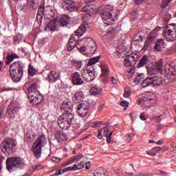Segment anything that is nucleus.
<instances>
[{
    "label": "nucleus",
    "mask_w": 176,
    "mask_h": 176,
    "mask_svg": "<svg viewBox=\"0 0 176 176\" xmlns=\"http://www.w3.org/2000/svg\"><path fill=\"white\" fill-rule=\"evenodd\" d=\"M6 164L8 171L10 172L14 168H21L24 166V162L21 157H9L7 158Z\"/></svg>",
    "instance_id": "obj_7"
},
{
    "label": "nucleus",
    "mask_w": 176,
    "mask_h": 176,
    "mask_svg": "<svg viewBox=\"0 0 176 176\" xmlns=\"http://www.w3.org/2000/svg\"><path fill=\"white\" fill-rule=\"evenodd\" d=\"M17 112H19V107H13L10 110L8 111V113L10 118H16V115H17Z\"/></svg>",
    "instance_id": "obj_37"
},
{
    "label": "nucleus",
    "mask_w": 176,
    "mask_h": 176,
    "mask_svg": "<svg viewBox=\"0 0 176 176\" xmlns=\"http://www.w3.org/2000/svg\"><path fill=\"white\" fill-rule=\"evenodd\" d=\"M52 162H55L56 163H60V158L56 157H53L51 158Z\"/></svg>",
    "instance_id": "obj_53"
},
{
    "label": "nucleus",
    "mask_w": 176,
    "mask_h": 176,
    "mask_svg": "<svg viewBox=\"0 0 176 176\" xmlns=\"http://www.w3.org/2000/svg\"><path fill=\"white\" fill-rule=\"evenodd\" d=\"M44 14H45V8L42 7V6H40L38 7V10L37 11V15H36V21L40 24H42V20L43 19Z\"/></svg>",
    "instance_id": "obj_20"
},
{
    "label": "nucleus",
    "mask_w": 176,
    "mask_h": 176,
    "mask_svg": "<svg viewBox=\"0 0 176 176\" xmlns=\"http://www.w3.org/2000/svg\"><path fill=\"white\" fill-rule=\"evenodd\" d=\"M82 157V154H80V155L73 157L71 159H72V162H75V160H78V159H81Z\"/></svg>",
    "instance_id": "obj_51"
},
{
    "label": "nucleus",
    "mask_w": 176,
    "mask_h": 176,
    "mask_svg": "<svg viewBox=\"0 0 176 176\" xmlns=\"http://www.w3.org/2000/svg\"><path fill=\"white\" fill-rule=\"evenodd\" d=\"M28 3L33 10L38 9V6H39V1L38 0H28Z\"/></svg>",
    "instance_id": "obj_32"
},
{
    "label": "nucleus",
    "mask_w": 176,
    "mask_h": 176,
    "mask_svg": "<svg viewBox=\"0 0 176 176\" xmlns=\"http://www.w3.org/2000/svg\"><path fill=\"white\" fill-rule=\"evenodd\" d=\"M131 120H135L137 119V114L135 113H131Z\"/></svg>",
    "instance_id": "obj_58"
},
{
    "label": "nucleus",
    "mask_w": 176,
    "mask_h": 176,
    "mask_svg": "<svg viewBox=\"0 0 176 176\" xmlns=\"http://www.w3.org/2000/svg\"><path fill=\"white\" fill-rule=\"evenodd\" d=\"M67 171H76V170L75 166L73 165V166H69V167L64 168L62 170H59L58 171H56L55 173V175H61V174L67 173Z\"/></svg>",
    "instance_id": "obj_26"
},
{
    "label": "nucleus",
    "mask_w": 176,
    "mask_h": 176,
    "mask_svg": "<svg viewBox=\"0 0 176 176\" xmlns=\"http://www.w3.org/2000/svg\"><path fill=\"white\" fill-rule=\"evenodd\" d=\"M110 82H111L112 85H116V83H118L116 78H114L113 77L110 78Z\"/></svg>",
    "instance_id": "obj_54"
},
{
    "label": "nucleus",
    "mask_w": 176,
    "mask_h": 176,
    "mask_svg": "<svg viewBox=\"0 0 176 176\" xmlns=\"http://www.w3.org/2000/svg\"><path fill=\"white\" fill-rule=\"evenodd\" d=\"M133 1L136 5H141V3H142V2H144V1L145 0H133Z\"/></svg>",
    "instance_id": "obj_59"
},
{
    "label": "nucleus",
    "mask_w": 176,
    "mask_h": 176,
    "mask_svg": "<svg viewBox=\"0 0 176 176\" xmlns=\"http://www.w3.org/2000/svg\"><path fill=\"white\" fill-rule=\"evenodd\" d=\"M163 71V60H160L157 62L154 67L147 68V74L148 77L146 78L142 82V87L145 89L149 86L157 87L163 84V79L157 76V72Z\"/></svg>",
    "instance_id": "obj_1"
},
{
    "label": "nucleus",
    "mask_w": 176,
    "mask_h": 176,
    "mask_svg": "<svg viewBox=\"0 0 176 176\" xmlns=\"http://www.w3.org/2000/svg\"><path fill=\"white\" fill-rule=\"evenodd\" d=\"M141 79H144V74H139V76L136 77L135 82L136 83H141L142 82Z\"/></svg>",
    "instance_id": "obj_46"
},
{
    "label": "nucleus",
    "mask_w": 176,
    "mask_h": 176,
    "mask_svg": "<svg viewBox=\"0 0 176 176\" xmlns=\"http://www.w3.org/2000/svg\"><path fill=\"white\" fill-rule=\"evenodd\" d=\"M107 170L101 168L96 169L94 172V176H107Z\"/></svg>",
    "instance_id": "obj_33"
},
{
    "label": "nucleus",
    "mask_w": 176,
    "mask_h": 176,
    "mask_svg": "<svg viewBox=\"0 0 176 176\" xmlns=\"http://www.w3.org/2000/svg\"><path fill=\"white\" fill-rule=\"evenodd\" d=\"M97 137L99 140H101L102 138V133H101V131H98V134Z\"/></svg>",
    "instance_id": "obj_64"
},
{
    "label": "nucleus",
    "mask_w": 176,
    "mask_h": 176,
    "mask_svg": "<svg viewBox=\"0 0 176 176\" xmlns=\"http://www.w3.org/2000/svg\"><path fill=\"white\" fill-rule=\"evenodd\" d=\"M42 168H43V166L41 164L36 165L34 167V170H42Z\"/></svg>",
    "instance_id": "obj_57"
},
{
    "label": "nucleus",
    "mask_w": 176,
    "mask_h": 176,
    "mask_svg": "<svg viewBox=\"0 0 176 176\" xmlns=\"http://www.w3.org/2000/svg\"><path fill=\"white\" fill-rule=\"evenodd\" d=\"M81 12H86L87 14H89L91 16L92 13H94L96 12L94 10V8H93V6H85L81 9Z\"/></svg>",
    "instance_id": "obj_29"
},
{
    "label": "nucleus",
    "mask_w": 176,
    "mask_h": 176,
    "mask_svg": "<svg viewBox=\"0 0 176 176\" xmlns=\"http://www.w3.org/2000/svg\"><path fill=\"white\" fill-rule=\"evenodd\" d=\"M60 79V73L55 72V71H51L47 74V80H48L51 83H54V82H57Z\"/></svg>",
    "instance_id": "obj_17"
},
{
    "label": "nucleus",
    "mask_w": 176,
    "mask_h": 176,
    "mask_svg": "<svg viewBox=\"0 0 176 176\" xmlns=\"http://www.w3.org/2000/svg\"><path fill=\"white\" fill-rule=\"evenodd\" d=\"M163 36L168 42L176 41V24H169L163 32Z\"/></svg>",
    "instance_id": "obj_8"
},
{
    "label": "nucleus",
    "mask_w": 176,
    "mask_h": 176,
    "mask_svg": "<svg viewBox=\"0 0 176 176\" xmlns=\"http://www.w3.org/2000/svg\"><path fill=\"white\" fill-rule=\"evenodd\" d=\"M34 100H31V99H29L30 102H33V104H35V105H38V104H41L42 102V96H36L34 97L33 96V98Z\"/></svg>",
    "instance_id": "obj_38"
},
{
    "label": "nucleus",
    "mask_w": 176,
    "mask_h": 176,
    "mask_svg": "<svg viewBox=\"0 0 176 176\" xmlns=\"http://www.w3.org/2000/svg\"><path fill=\"white\" fill-rule=\"evenodd\" d=\"M45 144H46V137L45 135H41L38 137L33 145H35L36 146H41V148H42V146H45Z\"/></svg>",
    "instance_id": "obj_21"
},
{
    "label": "nucleus",
    "mask_w": 176,
    "mask_h": 176,
    "mask_svg": "<svg viewBox=\"0 0 176 176\" xmlns=\"http://www.w3.org/2000/svg\"><path fill=\"white\" fill-rule=\"evenodd\" d=\"M100 68L102 71L101 75H109V67L105 62L100 64Z\"/></svg>",
    "instance_id": "obj_25"
},
{
    "label": "nucleus",
    "mask_w": 176,
    "mask_h": 176,
    "mask_svg": "<svg viewBox=\"0 0 176 176\" xmlns=\"http://www.w3.org/2000/svg\"><path fill=\"white\" fill-rule=\"evenodd\" d=\"M28 74L29 76H34L38 74V69H35L34 66L31 64L28 65Z\"/></svg>",
    "instance_id": "obj_31"
},
{
    "label": "nucleus",
    "mask_w": 176,
    "mask_h": 176,
    "mask_svg": "<svg viewBox=\"0 0 176 176\" xmlns=\"http://www.w3.org/2000/svg\"><path fill=\"white\" fill-rule=\"evenodd\" d=\"M146 153H147V155H150V156H156V153H155L154 148H152L150 151H146Z\"/></svg>",
    "instance_id": "obj_47"
},
{
    "label": "nucleus",
    "mask_w": 176,
    "mask_h": 176,
    "mask_svg": "<svg viewBox=\"0 0 176 176\" xmlns=\"http://www.w3.org/2000/svg\"><path fill=\"white\" fill-rule=\"evenodd\" d=\"M149 46H151V43L146 42V40L144 43V45L143 47V50H148Z\"/></svg>",
    "instance_id": "obj_50"
},
{
    "label": "nucleus",
    "mask_w": 176,
    "mask_h": 176,
    "mask_svg": "<svg viewBox=\"0 0 176 176\" xmlns=\"http://www.w3.org/2000/svg\"><path fill=\"white\" fill-rule=\"evenodd\" d=\"M1 145L3 153H6V155H12V153H14V151H16L17 143L14 140L7 138L3 141Z\"/></svg>",
    "instance_id": "obj_6"
},
{
    "label": "nucleus",
    "mask_w": 176,
    "mask_h": 176,
    "mask_svg": "<svg viewBox=\"0 0 176 176\" xmlns=\"http://www.w3.org/2000/svg\"><path fill=\"white\" fill-rule=\"evenodd\" d=\"M170 0H162V8H166L169 3Z\"/></svg>",
    "instance_id": "obj_48"
},
{
    "label": "nucleus",
    "mask_w": 176,
    "mask_h": 176,
    "mask_svg": "<svg viewBox=\"0 0 176 176\" xmlns=\"http://www.w3.org/2000/svg\"><path fill=\"white\" fill-rule=\"evenodd\" d=\"M72 108H74V104L71 102H64L60 106V110L65 113H72Z\"/></svg>",
    "instance_id": "obj_15"
},
{
    "label": "nucleus",
    "mask_w": 176,
    "mask_h": 176,
    "mask_svg": "<svg viewBox=\"0 0 176 176\" xmlns=\"http://www.w3.org/2000/svg\"><path fill=\"white\" fill-rule=\"evenodd\" d=\"M100 14L103 20V23L106 24V25H111L112 24V6H106L104 8H100Z\"/></svg>",
    "instance_id": "obj_5"
},
{
    "label": "nucleus",
    "mask_w": 176,
    "mask_h": 176,
    "mask_svg": "<svg viewBox=\"0 0 176 176\" xmlns=\"http://www.w3.org/2000/svg\"><path fill=\"white\" fill-rule=\"evenodd\" d=\"M102 124V122L101 121H98L97 122L95 123V127H100Z\"/></svg>",
    "instance_id": "obj_61"
},
{
    "label": "nucleus",
    "mask_w": 176,
    "mask_h": 176,
    "mask_svg": "<svg viewBox=\"0 0 176 176\" xmlns=\"http://www.w3.org/2000/svg\"><path fill=\"white\" fill-rule=\"evenodd\" d=\"M165 73L172 76H175L176 75L175 69L173 66H169L168 68L166 67L165 69Z\"/></svg>",
    "instance_id": "obj_35"
},
{
    "label": "nucleus",
    "mask_w": 176,
    "mask_h": 176,
    "mask_svg": "<svg viewBox=\"0 0 176 176\" xmlns=\"http://www.w3.org/2000/svg\"><path fill=\"white\" fill-rule=\"evenodd\" d=\"M100 76H103L102 82L103 83H108L111 78H109V74H101Z\"/></svg>",
    "instance_id": "obj_44"
},
{
    "label": "nucleus",
    "mask_w": 176,
    "mask_h": 176,
    "mask_svg": "<svg viewBox=\"0 0 176 176\" xmlns=\"http://www.w3.org/2000/svg\"><path fill=\"white\" fill-rule=\"evenodd\" d=\"M24 74V64L23 62L18 60L14 62L10 66V75L14 83H19Z\"/></svg>",
    "instance_id": "obj_3"
},
{
    "label": "nucleus",
    "mask_w": 176,
    "mask_h": 176,
    "mask_svg": "<svg viewBox=\"0 0 176 176\" xmlns=\"http://www.w3.org/2000/svg\"><path fill=\"white\" fill-rule=\"evenodd\" d=\"M138 104L143 108H151L156 104V100L151 96V93L145 95L144 98L138 100Z\"/></svg>",
    "instance_id": "obj_9"
},
{
    "label": "nucleus",
    "mask_w": 176,
    "mask_h": 176,
    "mask_svg": "<svg viewBox=\"0 0 176 176\" xmlns=\"http://www.w3.org/2000/svg\"><path fill=\"white\" fill-rule=\"evenodd\" d=\"M72 65H73V67H75V68H76V69H80V68H82V61L72 60Z\"/></svg>",
    "instance_id": "obj_39"
},
{
    "label": "nucleus",
    "mask_w": 176,
    "mask_h": 176,
    "mask_svg": "<svg viewBox=\"0 0 176 176\" xmlns=\"http://www.w3.org/2000/svg\"><path fill=\"white\" fill-rule=\"evenodd\" d=\"M70 20L71 17L69 15H63L60 20V24L62 27H65L69 24Z\"/></svg>",
    "instance_id": "obj_23"
},
{
    "label": "nucleus",
    "mask_w": 176,
    "mask_h": 176,
    "mask_svg": "<svg viewBox=\"0 0 176 176\" xmlns=\"http://www.w3.org/2000/svg\"><path fill=\"white\" fill-rule=\"evenodd\" d=\"M148 62V56H144L140 60L138 63V67H144L145 64Z\"/></svg>",
    "instance_id": "obj_40"
},
{
    "label": "nucleus",
    "mask_w": 176,
    "mask_h": 176,
    "mask_svg": "<svg viewBox=\"0 0 176 176\" xmlns=\"http://www.w3.org/2000/svg\"><path fill=\"white\" fill-rule=\"evenodd\" d=\"M39 83H41V80L38 78H35L33 79V85H36L37 87H39Z\"/></svg>",
    "instance_id": "obj_49"
},
{
    "label": "nucleus",
    "mask_w": 176,
    "mask_h": 176,
    "mask_svg": "<svg viewBox=\"0 0 176 176\" xmlns=\"http://www.w3.org/2000/svg\"><path fill=\"white\" fill-rule=\"evenodd\" d=\"M72 83L74 86H82L85 81L80 77V74L78 72H75L72 75Z\"/></svg>",
    "instance_id": "obj_12"
},
{
    "label": "nucleus",
    "mask_w": 176,
    "mask_h": 176,
    "mask_svg": "<svg viewBox=\"0 0 176 176\" xmlns=\"http://www.w3.org/2000/svg\"><path fill=\"white\" fill-rule=\"evenodd\" d=\"M6 58H7V60L6 62V64L7 65H9V64H10V63H12L13 61V60H16L17 58H20V57L16 53H12L11 54H9L6 56Z\"/></svg>",
    "instance_id": "obj_22"
},
{
    "label": "nucleus",
    "mask_w": 176,
    "mask_h": 176,
    "mask_svg": "<svg viewBox=\"0 0 176 176\" xmlns=\"http://www.w3.org/2000/svg\"><path fill=\"white\" fill-rule=\"evenodd\" d=\"M84 42L87 44V49H89L90 52L94 53L96 50V41L91 37H88L84 40Z\"/></svg>",
    "instance_id": "obj_16"
},
{
    "label": "nucleus",
    "mask_w": 176,
    "mask_h": 176,
    "mask_svg": "<svg viewBox=\"0 0 176 176\" xmlns=\"http://www.w3.org/2000/svg\"><path fill=\"white\" fill-rule=\"evenodd\" d=\"M59 137L62 141H68V137H67V135L64 133L63 132H58Z\"/></svg>",
    "instance_id": "obj_43"
},
{
    "label": "nucleus",
    "mask_w": 176,
    "mask_h": 176,
    "mask_svg": "<svg viewBox=\"0 0 176 176\" xmlns=\"http://www.w3.org/2000/svg\"><path fill=\"white\" fill-rule=\"evenodd\" d=\"M120 105L122 107H129V102H127V101H122V102H121Z\"/></svg>",
    "instance_id": "obj_56"
},
{
    "label": "nucleus",
    "mask_w": 176,
    "mask_h": 176,
    "mask_svg": "<svg viewBox=\"0 0 176 176\" xmlns=\"http://www.w3.org/2000/svg\"><path fill=\"white\" fill-rule=\"evenodd\" d=\"M23 39V35L18 34L13 37V41L14 43H20V41Z\"/></svg>",
    "instance_id": "obj_42"
},
{
    "label": "nucleus",
    "mask_w": 176,
    "mask_h": 176,
    "mask_svg": "<svg viewBox=\"0 0 176 176\" xmlns=\"http://www.w3.org/2000/svg\"><path fill=\"white\" fill-rule=\"evenodd\" d=\"M63 8L67 12H75L79 9V7L75 6V1L65 0L63 3Z\"/></svg>",
    "instance_id": "obj_11"
},
{
    "label": "nucleus",
    "mask_w": 176,
    "mask_h": 176,
    "mask_svg": "<svg viewBox=\"0 0 176 176\" xmlns=\"http://www.w3.org/2000/svg\"><path fill=\"white\" fill-rule=\"evenodd\" d=\"M137 64V58L134 55H129L124 60L125 67H133Z\"/></svg>",
    "instance_id": "obj_14"
},
{
    "label": "nucleus",
    "mask_w": 176,
    "mask_h": 176,
    "mask_svg": "<svg viewBox=\"0 0 176 176\" xmlns=\"http://www.w3.org/2000/svg\"><path fill=\"white\" fill-rule=\"evenodd\" d=\"M36 90H38V85L35 84H32L28 89V97L29 100L34 101V96H35V91Z\"/></svg>",
    "instance_id": "obj_18"
},
{
    "label": "nucleus",
    "mask_w": 176,
    "mask_h": 176,
    "mask_svg": "<svg viewBox=\"0 0 176 176\" xmlns=\"http://www.w3.org/2000/svg\"><path fill=\"white\" fill-rule=\"evenodd\" d=\"M164 45V40L163 38H160L155 42V50L157 52H160L162 50V47Z\"/></svg>",
    "instance_id": "obj_30"
},
{
    "label": "nucleus",
    "mask_w": 176,
    "mask_h": 176,
    "mask_svg": "<svg viewBox=\"0 0 176 176\" xmlns=\"http://www.w3.org/2000/svg\"><path fill=\"white\" fill-rule=\"evenodd\" d=\"M89 27H90L89 22L84 21L76 31V34H72L71 36L69 41L67 43L68 52H72L73 49H75L76 47H78V46L80 45V41H79V36H82V35L86 32V30H87Z\"/></svg>",
    "instance_id": "obj_2"
},
{
    "label": "nucleus",
    "mask_w": 176,
    "mask_h": 176,
    "mask_svg": "<svg viewBox=\"0 0 176 176\" xmlns=\"http://www.w3.org/2000/svg\"><path fill=\"white\" fill-rule=\"evenodd\" d=\"M89 110H87V107L85 104L80 103L77 105L76 113L79 116H81V118H85Z\"/></svg>",
    "instance_id": "obj_13"
},
{
    "label": "nucleus",
    "mask_w": 176,
    "mask_h": 176,
    "mask_svg": "<svg viewBox=\"0 0 176 176\" xmlns=\"http://www.w3.org/2000/svg\"><path fill=\"white\" fill-rule=\"evenodd\" d=\"M102 89L97 86L91 88L89 93L91 96H100Z\"/></svg>",
    "instance_id": "obj_27"
},
{
    "label": "nucleus",
    "mask_w": 176,
    "mask_h": 176,
    "mask_svg": "<svg viewBox=\"0 0 176 176\" xmlns=\"http://www.w3.org/2000/svg\"><path fill=\"white\" fill-rule=\"evenodd\" d=\"M77 49H78V52H80V53H84V52L88 48H87V46H85V45L82 46V45H77Z\"/></svg>",
    "instance_id": "obj_45"
},
{
    "label": "nucleus",
    "mask_w": 176,
    "mask_h": 176,
    "mask_svg": "<svg viewBox=\"0 0 176 176\" xmlns=\"http://www.w3.org/2000/svg\"><path fill=\"white\" fill-rule=\"evenodd\" d=\"M153 149H154L155 153H157V152H160V151H162V148H160V146L155 147Z\"/></svg>",
    "instance_id": "obj_60"
},
{
    "label": "nucleus",
    "mask_w": 176,
    "mask_h": 176,
    "mask_svg": "<svg viewBox=\"0 0 176 176\" xmlns=\"http://www.w3.org/2000/svg\"><path fill=\"white\" fill-rule=\"evenodd\" d=\"M101 60V56L91 58L88 61V65H94L96 63H98Z\"/></svg>",
    "instance_id": "obj_36"
},
{
    "label": "nucleus",
    "mask_w": 176,
    "mask_h": 176,
    "mask_svg": "<svg viewBox=\"0 0 176 176\" xmlns=\"http://www.w3.org/2000/svg\"><path fill=\"white\" fill-rule=\"evenodd\" d=\"M32 150L34 157H36V159H40L41 156H42V147L33 144Z\"/></svg>",
    "instance_id": "obj_19"
},
{
    "label": "nucleus",
    "mask_w": 176,
    "mask_h": 176,
    "mask_svg": "<svg viewBox=\"0 0 176 176\" xmlns=\"http://www.w3.org/2000/svg\"><path fill=\"white\" fill-rule=\"evenodd\" d=\"M74 114L72 113H63L57 120L58 125L60 129L68 130L72 126Z\"/></svg>",
    "instance_id": "obj_4"
},
{
    "label": "nucleus",
    "mask_w": 176,
    "mask_h": 176,
    "mask_svg": "<svg viewBox=\"0 0 176 176\" xmlns=\"http://www.w3.org/2000/svg\"><path fill=\"white\" fill-rule=\"evenodd\" d=\"M90 167H91V162L90 161H88L85 163V169L89 170Z\"/></svg>",
    "instance_id": "obj_52"
},
{
    "label": "nucleus",
    "mask_w": 176,
    "mask_h": 176,
    "mask_svg": "<svg viewBox=\"0 0 176 176\" xmlns=\"http://www.w3.org/2000/svg\"><path fill=\"white\" fill-rule=\"evenodd\" d=\"M141 120H146V118L144 116V113H141L140 116Z\"/></svg>",
    "instance_id": "obj_63"
},
{
    "label": "nucleus",
    "mask_w": 176,
    "mask_h": 176,
    "mask_svg": "<svg viewBox=\"0 0 176 176\" xmlns=\"http://www.w3.org/2000/svg\"><path fill=\"white\" fill-rule=\"evenodd\" d=\"M74 168H76V170H82V168L85 167V162H77L76 164H74Z\"/></svg>",
    "instance_id": "obj_41"
},
{
    "label": "nucleus",
    "mask_w": 176,
    "mask_h": 176,
    "mask_svg": "<svg viewBox=\"0 0 176 176\" xmlns=\"http://www.w3.org/2000/svg\"><path fill=\"white\" fill-rule=\"evenodd\" d=\"M82 96H83V94L80 92H76L74 94L73 96V102L74 104H80V102H82Z\"/></svg>",
    "instance_id": "obj_28"
},
{
    "label": "nucleus",
    "mask_w": 176,
    "mask_h": 176,
    "mask_svg": "<svg viewBox=\"0 0 176 176\" xmlns=\"http://www.w3.org/2000/svg\"><path fill=\"white\" fill-rule=\"evenodd\" d=\"M106 140H107V144H111V141H112V140H111V137H109V136H107L106 137Z\"/></svg>",
    "instance_id": "obj_62"
},
{
    "label": "nucleus",
    "mask_w": 176,
    "mask_h": 176,
    "mask_svg": "<svg viewBox=\"0 0 176 176\" xmlns=\"http://www.w3.org/2000/svg\"><path fill=\"white\" fill-rule=\"evenodd\" d=\"M50 31H56L57 30V19L54 20H50L48 24L47 25Z\"/></svg>",
    "instance_id": "obj_24"
},
{
    "label": "nucleus",
    "mask_w": 176,
    "mask_h": 176,
    "mask_svg": "<svg viewBox=\"0 0 176 176\" xmlns=\"http://www.w3.org/2000/svg\"><path fill=\"white\" fill-rule=\"evenodd\" d=\"M95 72L94 68L89 66L87 67H85L81 70V76L87 82H93V80L96 78Z\"/></svg>",
    "instance_id": "obj_10"
},
{
    "label": "nucleus",
    "mask_w": 176,
    "mask_h": 176,
    "mask_svg": "<svg viewBox=\"0 0 176 176\" xmlns=\"http://www.w3.org/2000/svg\"><path fill=\"white\" fill-rule=\"evenodd\" d=\"M130 94H131V93L129 91H126L124 93V97L125 98H129V97H130Z\"/></svg>",
    "instance_id": "obj_55"
},
{
    "label": "nucleus",
    "mask_w": 176,
    "mask_h": 176,
    "mask_svg": "<svg viewBox=\"0 0 176 176\" xmlns=\"http://www.w3.org/2000/svg\"><path fill=\"white\" fill-rule=\"evenodd\" d=\"M156 38H157V33H156V31H153L150 33L146 41V42L152 43V42H153Z\"/></svg>",
    "instance_id": "obj_34"
}]
</instances>
